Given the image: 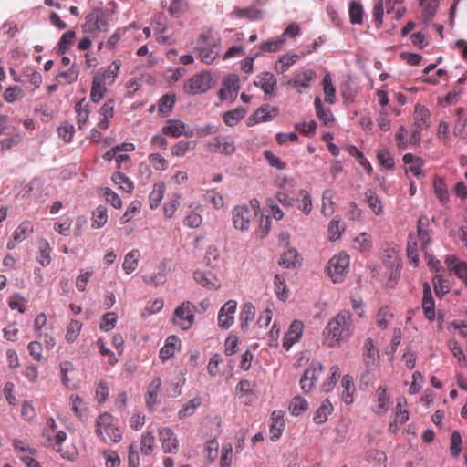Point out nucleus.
<instances>
[{
    "instance_id": "nucleus-1",
    "label": "nucleus",
    "mask_w": 467,
    "mask_h": 467,
    "mask_svg": "<svg viewBox=\"0 0 467 467\" xmlns=\"http://www.w3.org/2000/svg\"><path fill=\"white\" fill-rule=\"evenodd\" d=\"M355 326L351 314L342 310L329 320L323 331V343L328 348L338 347L354 334Z\"/></svg>"
},
{
    "instance_id": "nucleus-2",
    "label": "nucleus",
    "mask_w": 467,
    "mask_h": 467,
    "mask_svg": "<svg viewBox=\"0 0 467 467\" xmlns=\"http://www.w3.org/2000/svg\"><path fill=\"white\" fill-rule=\"evenodd\" d=\"M96 434L104 443L119 442L122 439V432L118 426V420L111 414H100L95 422Z\"/></svg>"
},
{
    "instance_id": "nucleus-3",
    "label": "nucleus",
    "mask_w": 467,
    "mask_h": 467,
    "mask_svg": "<svg viewBox=\"0 0 467 467\" xmlns=\"http://www.w3.org/2000/svg\"><path fill=\"white\" fill-rule=\"evenodd\" d=\"M423 226V219L420 218L417 226V235L410 234L409 236L407 256L414 266L419 265L418 246L424 251L431 240L428 231Z\"/></svg>"
},
{
    "instance_id": "nucleus-4",
    "label": "nucleus",
    "mask_w": 467,
    "mask_h": 467,
    "mask_svg": "<svg viewBox=\"0 0 467 467\" xmlns=\"http://www.w3.org/2000/svg\"><path fill=\"white\" fill-rule=\"evenodd\" d=\"M82 28L85 33L88 34L107 32L109 29V18L106 12L100 8L94 9L86 16Z\"/></svg>"
},
{
    "instance_id": "nucleus-5",
    "label": "nucleus",
    "mask_w": 467,
    "mask_h": 467,
    "mask_svg": "<svg viewBox=\"0 0 467 467\" xmlns=\"http://www.w3.org/2000/svg\"><path fill=\"white\" fill-rule=\"evenodd\" d=\"M349 256L341 252L334 255L327 264V269L334 283L341 282L348 271Z\"/></svg>"
},
{
    "instance_id": "nucleus-6",
    "label": "nucleus",
    "mask_w": 467,
    "mask_h": 467,
    "mask_svg": "<svg viewBox=\"0 0 467 467\" xmlns=\"http://www.w3.org/2000/svg\"><path fill=\"white\" fill-rule=\"evenodd\" d=\"M256 218V212L245 205L235 206L232 210V221L234 227L241 232H247L251 223Z\"/></svg>"
},
{
    "instance_id": "nucleus-7",
    "label": "nucleus",
    "mask_w": 467,
    "mask_h": 467,
    "mask_svg": "<svg viewBox=\"0 0 467 467\" xmlns=\"http://www.w3.org/2000/svg\"><path fill=\"white\" fill-rule=\"evenodd\" d=\"M195 306L189 301L182 302L176 309L172 317L174 325L182 330L189 329L194 322Z\"/></svg>"
},
{
    "instance_id": "nucleus-8",
    "label": "nucleus",
    "mask_w": 467,
    "mask_h": 467,
    "mask_svg": "<svg viewBox=\"0 0 467 467\" xmlns=\"http://www.w3.org/2000/svg\"><path fill=\"white\" fill-rule=\"evenodd\" d=\"M45 444L60 451V446L67 439V433L64 431H57V423L53 418L47 420V427L43 431Z\"/></svg>"
},
{
    "instance_id": "nucleus-9",
    "label": "nucleus",
    "mask_w": 467,
    "mask_h": 467,
    "mask_svg": "<svg viewBox=\"0 0 467 467\" xmlns=\"http://www.w3.org/2000/svg\"><path fill=\"white\" fill-rule=\"evenodd\" d=\"M211 87V77L208 73L202 72L193 75L184 85L187 94L196 95L204 93Z\"/></svg>"
},
{
    "instance_id": "nucleus-10",
    "label": "nucleus",
    "mask_w": 467,
    "mask_h": 467,
    "mask_svg": "<svg viewBox=\"0 0 467 467\" xmlns=\"http://www.w3.org/2000/svg\"><path fill=\"white\" fill-rule=\"evenodd\" d=\"M207 150L213 153L232 155L235 151V142L230 136H216L208 142Z\"/></svg>"
},
{
    "instance_id": "nucleus-11",
    "label": "nucleus",
    "mask_w": 467,
    "mask_h": 467,
    "mask_svg": "<svg viewBox=\"0 0 467 467\" xmlns=\"http://www.w3.org/2000/svg\"><path fill=\"white\" fill-rule=\"evenodd\" d=\"M323 370L324 368L319 362H312L301 377V389L306 393L310 392L316 387L317 381Z\"/></svg>"
},
{
    "instance_id": "nucleus-12",
    "label": "nucleus",
    "mask_w": 467,
    "mask_h": 467,
    "mask_svg": "<svg viewBox=\"0 0 467 467\" xmlns=\"http://www.w3.org/2000/svg\"><path fill=\"white\" fill-rule=\"evenodd\" d=\"M237 303L234 300L227 301L219 310L218 325L223 329H228L234 321Z\"/></svg>"
},
{
    "instance_id": "nucleus-13",
    "label": "nucleus",
    "mask_w": 467,
    "mask_h": 467,
    "mask_svg": "<svg viewBox=\"0 0 467 467\" xmlns=\"http://www.w3.org/2000/svg\"><path fill=\"white\" fill-rule=\"evenodd\" d=\"M316 78V73L312 69H303L296 71L294 78L288 80L287 85L293 86L298 92L308 88L311 82Z\"/></svg>"
},
{
    "instance_id": "nucleus-14",
    "label": "nucleus",
    "mask_w": 467,
    "mask_h": 467,
    "mask_svg": "<svg viewBox=\"0 0 467 467\" xmlns=\"http://www.w3.org/2000/svg\"><path fill=\"white\" fill-rule=\"evenodd\" d=\"M406 400L400 398L397 400L395 407V415L393 420L389 423V431L392 433H396L400 426L403 425L409 420V410L405 409Z\"/></svg>"
},
{
    "instance_id": "nucleus-15",
    "label": "nucleus",
    "mask_w": 467,
    "mask_h": 467,
    "mask_svg": "<svg viewBox=\"0 0 467 467\" xmlns=\"http://www.w3.org/2000/svg\"><path fill=\"white\" fill-rule=\"evenodd\" d=\"M159 438L165 453H175L179 450V441L172 430L162 427L159 430Z\"/></svg>"
},
{
    "instance_id": "nucleus-16",
    "label": "nucleus",
    "mask_w": 467,
    "mask_h": 467,
    "mask_svg": "<svg viewBox=\"0 0 467 467\" xmlns=\"http://www.w3.org/2000/svg\"><path fill=\"white\" fill-rule=\"evenodd\" d=\"M99 119L98 121V128L101 130H108L109 128L110 119L115 114V100L113 99H108L98 111Z\"/></svg>"
},
{
    "instance_id": "nucleus-17",
    "label": "nucleus",
    "mask_w": 467,
    "mask_h": 467,
    "mask_svg": "<svg viewBox=\"0 0 467 467\" xmlns=\"http://www.w3.org/2000/svg\"><path fill=\"white\" fill-rule=\"evenodd\" d=\"M240 88L239 78L235 75L229 76L223 82V87L219 91L221 100L234 99Z\"/></svg>"
},
{
    "instance_id": "nucleus-18",
    "label": "nucleus",
    "mask_w": 467,
    "mask_h": 467,
    "mask_svg": "<svg viewBox=\"0 0 467 467\" xmlns=\"http://www.w3.org/2000/svg\"><path fill=\"white\" fill-rule=\"evenodd\" d=\"M34 231L33 224L30 222L21 223L14 231L12 239L7 243L6 247L9 250L14 249L17 243L26 240Z\"/></svg>"
},
{
    "instance_id": "nucleus-19",
    "label": "nucleus",
    "mask_w": 467,
    "mask_h": 467,
    "mask_svg": "<svg viewBox=\"0 0 467 467\" xmlns=\"http://www.w3.org/2000/svg\"><path fill=\"white\" fill-rule=\"evenodd\" d=\"M285 429L284 413L281 410H275L271 414L269 432L273 441L279 440Z\"/></svg>"
},
{
    "instance_id": "nucleus-20",
    "label": "nucleus",
    "mask_w": 467,
    "mask_h": 467,
    "mask_svg": "<svg viewBox=\"0 0 467 467\" xmlns=\"http://www.w3.org/2000/svg\"><path fill=\"white\" fill-rule=\"evenodd\" d=\"M276 84V78L271 72H263L254 80V85L261 88L265 95L275 94Z\"/></svg>"
},
{
    "instance_id": "nucleus-21",
    "label": "nucleus",
    "mask_w": 467,
    "mask_h": 467,
    "mask_svg": "<svg viewBox=\"0 0 467 467\" xmlns=\"http://www.w3.org/2000/svg\"><path fill=\"white\" fill-rule=\"evenodd\" d=\"M193 278L196 283L208 290H218L221 287V281L210 272L195 271Z\"/></svg>"
},
{
    "instance_id": "nucleus-22",
    "label": "nucleus",
    "mask_w": 467,
    "mask_h": 467,
    "mask_svg": "<svg viewBox=\"0 0 467 467\" xmlns=\"http://www.w3.org/2000/svg\"><path fill=\"white\" fill-rule=\"evenodd\" d=\"M389 409V396L386 388H378L375 393L374 403L371 407L375 414L382 415Z\"/></svg>"
},
{
    "instance_id": "nucleus-23",
    "label": "nucleus",
    "mask_w": 467,
    "mask_h": 467,
    "mask_svg": "<svg viewBox=\"0 0 467 467\" xmlns=\"http://www.w3.org/2000/svg\"><path fill=\"white\" fill-rule=\"evenodd\" d=\"M161 132L166 136L172 138H179L182 135L192 136V133L186 131V125L179 119H168L165 125L161 128Z\"/></svg>"
},
{
    "instance_id": "nucleus-24",
    "label": "nucleus",
    "mask_w": 467,
    "mask_h": 467,
    "mask_svg": "<svg viewBox=\"0 0 467 467\" xmlns=\"http://www.w3.org/2000/svg\"><path fill=\"white\" fill-rule=\"evenodd\" d=\"M161 380L160 377H156L147 387L145 400L147 406L153 410L160 403V390Z\"/></svg>"
},
{
    "instance_id": "nucleus-25",
    "label": "nucleus",
    "mask_w": 467,
    "mask_h": 467,
    "mask_svg": "<svg viewBox=\"0 0 467 467\" xmlns=\"http://www.w3.org/2000/svg\"><path fill=\"white\" fill-rule=\"evenodd\" d=\"M303 328L304 325L301 321L295 320L292 322L288 331L284 337L283 346L285 349H289L293 344L301 338Z\"/></svg>"
},
{
    "instance_id": "nucleus-26",
    "label": "nucleus",
    "mask_w": 467,
    "mask_h": 467,
    "mask_svg": "<svg viewBox=\"0 0 467 467\" xmlns=\"http://www.w3.org/2000/svg\"><path fill=\"white\" fill-rule=\"evenodd\" d=\"M230 16L236 18H245L249 21H256L263 17V11L258 9L254 4L244 8L235 7Z\"/></svg>"
},
{
    "instance_id": "nucleus-27",
    "label": "nucleus",
    "mask_w": 467,
    "mask_h": 467,
    "mask_svg": "<svg viewBox=\"0 0 467 467\" xmlns=\"http://www.w3.org/2000/svg\"><path fill=\"white\" fill-rule=\"evenodd\" d=\"M445 263L447 264L449 269L458 276L464 283L465 286H467V264L465 262H461L457 259V257L453 255H450L446 258Z\"/></svg>"
},
{
    "instance_id": "nucleus-28",
    "label": "nucleus",
    "mask_w": 467,
    "mask_h": 467,
    "mask_svg": "<svg viewBox=\"0 0 467 467\" xmlns=\"http://www.w3.org/2000/svg\"><path fill=\"white\" fill-rule=\"evenodd\" d=\"M422 309L426 318L432 321L435 317V307L431 287L428 283L423 285Z\"/></svg>"
},
{
    "instance_id": "nucleus-29",
    "label": "nucleus",
    "mask_w": 467,
    "mask_h": 467,
    "mask_svg": "<svg viewBox=\"0 0 467 467\" xmlns=\"http://www.w3.org/2000/svg\"><path fill=\"white\" fill-rule=\"evenodd\" d=\"M120 67V61L115 60L108 67L101 68L95 74L100 77L103 81H106L107 83L112 85L119 74Z\"/></svg>"
},
{
    "instance_id": "nucleus-30",
    "label": "nucleus",
    "mask_w": 467,
    "mask_h": 467,
    "mask_svg": "<svg viewBox=\"0 0 467 467\" xmlns=\"http://www.w3.org/2000/svg\"><path fill=\"white\" fill-rule=\"evenodd\" d=\"M456 121L453 125V134L455 137L463 139L467 136V115L463 108H458L455 110Z\"/></svg>"
},
{
    "instance_id": "nucleus-31",
    "label": "nucleus",
    "mask_w": 467,
    "mask_h": 467,
    "mask_svg": "<svg viewBox=\"0 0 467 467\" xmlns=\"http://www.w3.org/2000/svg\"><path fill=\"white\" fill-rule=\"evenodd\" d=\"M181 341L176 336H170L165 341V345L160 350V358L163 361L174 356L175 352L179 350Z\"/></svg>"
},
{
    "instance_id": "nucleus-32",
    "label": "nucleus",
    "mask_w": 467,
    "mask_h": 467,
    "mask_svg": "<svg viewBox=\"0 0 467 467\" xmlns=\"http://www.w3.org/2000/svg\"><path fill=\"white\" fill-rule=\"evenodd\" d=\"M421 8V16L424 23H429L433 19L440 5V0H418Z\"/></svg>"
},
{
    "instance_id": "nucleus-33",
    "label": "nucleus",
    "mask_w": 467,
    "mask_h": 467,
    "mask_svg": "<svg viewBox=\"0 0 467 467\" xmlns=\"http://www.w3.org/2000/svg\"><path fill=\"white\" fill-rule=\"evenodd\" d=\"M430 118L431 113L425 106L419 103L415 105L413 114L414 126L427 129L430 126Z\"/></svg>"
},
{
    "instance_id": "nucleus-34",
    "label": "nucleus",
    "mask_w": 467,
    "mask_h": 467,
    "mask_svg": "<svg viewBox=\"0 0 467 467\" xmlns=\"http://www.w3.org/2000/svg\"><path fill=\"white\" fill-rule=\"evenodd\" d=\"M403 161L405 164L410 165L409 171L417 178L424 176V172L422 171L423 161L421 158L416 157L411 153H406L403 156Z\"/></svg>"
},
{
    "instance_id": "nucleus-35",
    "label": "nucleus",
    "mask_w": 467,
    "mask_h": 467,
    "mask_svg": "<svg viewBox=\"0 0 467 467\" xmlns=\"http://www.w3.org/2000/svg\"><path fill=\"white\" fill-rule=\"evenodd\" d=\"M143 281L154 285L164 284L166 281V264L163 262L161 263L158 266V272L144 275Z\"/></svg>"
},
{
    "instance_id": "nucleus-36",
    "label": "nucleus",
    "mask_w": 467,
    "mask_h": 467,
    "mask_svg": "<svg viewBox=\"0 0 467 467\" xmlns=\"http://www.w3.org/2000/svg\"><path fill=\"white\" fill-rule=\"evenodd\" d=\"M300 58L298 54H286L278 58V60L275 63L274 69L277 73H285L288 70L290 67L296 63V61Z\"/></svg>"
},
{
    "instance_id": "nucleus-37",
    "label": "nucleus",
    "mask_w": 467,
    "mask_h": 467,
    "mask_svg": "<svg viewBox=\"0 0 467 467\" xmlns=\"http://www.w3.org/2000/svg\"><path fill=\"white\" fill-rule=\"evenodd\" d=\"M364 360L368 366H373L377 363L379 358V350L371 338H368L364 343Z\"/></svg>"
},
{
    "instance_id": "nucleus-38",
    "label": "nucleus",
    "mask_w": 467,
    "mask_h": 467,
    "mask_svg": "<svg viewBox=\"0 0 467 467\" xmlns=\"http://www.w3.org/2000/svg\"><path fill=\"white\" fill-rule=\"evenodd\" d=\"M197 49L200 59L208 65L212 64L219 55V47L215 43L208 47L199 46Z\"/></svg>"
},
{
    "instance_id": "nucleus-39",
    "label": "nucleus",
    "mask_w": 467,
    "mask_h": 467,
    "mask_svg": "<svg viewBox=\"0 0 467 467\" xmlns=\"http://www.w3.org/2000/svg\"><path fill=\"white\" fill-rule=\"evenodd\" d=\"M175 102V94L168 93L161 96L157 104L159 113L162 116L169 115L171 112Z\"/></svg>"
},
{
    "instance_id": "nucleus-40",
    "label": "nucleus",
    "mask_w": 467,
    "mask_h": 467,
    "mask_svg": "<svg viewBox=\"0 0 467 467\" xmlns=\"http://www.w3.org/2000/svg\"><path fill=\"white\" fill-rule=\"evenodd\" d=\"M315 109L317 118L325 124V125H330L334 122V116L332 114V111L329 108H325L322 105L320 98L317 97L315 99Z\"/></svg>"
},
{
    "instance_id": "nucleus-41",
    "label": "nucleus",
    "mask_w": 467,
    "mask_h": 467,
    "mask_svg": "<svg viewBox=\"0 0 467 467\" xmlns=\"http://www.w3.org/2000/svg\"><path fill=\"white\" fill-rule=\"evenodd\" d=\"M341 386L343 389L342 393H341L343 401L346 404L352 403L353 402V394L355 392V385H354V380H353L352 377L349 375H345L342 378Z\"/></svg>"
},
{
    "instance_id": "nucleus-42",
    "label": "nucleus",
    "mask_w": 467,
    "mask_h": 467,
    "mask_svg": "<svg viewBox=\"0 0 467 467\" xmlns=\"http://www.w3.org/2000/svg\"><path fill=\"white\" fill-rule=\"evenodd\" d=\"M255 308L252 303H245L240 314L241 329L246 331L249 328V323L254 320Z\"/></svg>"
},
{
    "instance_id": "nucleus-43",
    "label": "nucleus",
    "mask_w": 467,
    "mask_h": 467,
    "mask_svg": "<svg viewBox=\"0 0 467 467\" xmlns=\"http://www.w3.org/2000/svg\"><path fill=\"white\" fill-rule=\"evenodd\" d=\"M140 257V253L138 249H133L125 255L122 267L126 274H130L136 270L139 265Z\"/></svg>"
},
{
    "instance_id": "nucleus-44",
    "label": "nucleus",
    "mask_w": 467,
    "mask_h": 467,
    "mask_svg": "<svg viewBox=\"0 0 467 467\" xmlns=\"http://www.w3.org/2000/svg\"><path fill=\"white\" fill-rule=\"evenodd\" d=\"M50 252L51 247L49 243L46 239L39 240L36 261L43 266L48 265L51 262Z\"/></svg>"
},
{
    "instance_id": "nucleus-45",
    "label": "nucleus",
    "mask_w": 467,
    "mask_h": 467,
    "mask_svg": "<svg viewBox=\"0 0 467 467\" xmlns=\"http://www.w3.org/2000/svg\"><path fill=\"white\" fill-rule=\"evenodd\" d=\"M92 228L99 229L102 228L108 222V210L103 205H99L92 212Z\"/></svg>"
},
{
    "instance_id": "nucleus-46",
    "label": "nucleus",
    "mask_w": 467,
    "mask_h": 467,
    "mask_svg": "<svg viewBox=\"0 0 467 467\" xmlns=\"http://www.w3.org/2000/svg\"><path fill=\"white\" fill-rule=\"evenodd\" d=\"M334 196L335 192L330 189H327L323 192L321 213L327 217L331 216L334 213Z\"/></svg>"
},
{
    "instance_id": "nucleus-47",
    "label": "nucleus",
    "mask_w": 467,
    "mask_h": 467,
    "mask_svg": "<svg viewBox=\"0 0 467 467\" xmlns=\"http://www.w3.org/2000/svg\"><path fill=\"white\" fill-rule=\"evenodd\" d=\"M245 116V110L243 108H237L234 110H229L223 113V122L229 126L234 127L237 125Z\"/></svg>"
},
{
    "instance_id": "nucleus-48",
    "label": "nucleus",
    "mask_w": 467,
    "mask_h": 467,
    "mask_svg": "<svg viewBox=\"0 0 467 467\" xmlns=\"http://www.w3.org/2000/svg\"><path fill=\"white\" fill-rule=\"evenodd\" d=\"M333 410V406L329 400H324L319 408L316 410L313 420L317 424H322L327 421L328 415L331 414Z\"/></svg>"
},
{
    "instance_id": "nucleus-49",
    "label": "nucleus",
    "mask_w": 467,
    "mask_h": 467,
    "mask_svg": "<svg viewBox=\"0 0 467 467\" xmlns=\"http://www.w3.org/2000/svg\"><path fill=\"white\" fill-rule=\"evenodd\" d=\"M202 405V399L195 397L186 402L178 412V416L181 420L186 419L194 414L197 408Z\"/></svg>"
},
{
    "instance_id": "nucleus-50",
    "label": "nucleus",
    "mask_w": 467,
    "mask_h": 467,
    "mask_svg": "<svg viewBox=\"0 0 467 467\" xmlns=\"http://www.w3.org/2000/svg\"><path fill=\"white\" fill-rule=\"evenodd\" d=\"M365 198L368 207L374 214L380 215L383 213L382 202L373 191H367L365 192Z\"/></svg>"
},
{
    "instance_id": "nucleus-51",
    "label": "nucleus",
    "mask_w": 467,
    "mask_h": 467,
    "mask_svg": "<svg viewBox=\"0 0 467 467\" xmlns=\"http://www.w3.org/2000/svg\"><path fill=\"white\" fill-rule=\"evenodd\" d=\"M275 292L276 296L282 300L285 301L288 298L289 291L287 289V285L285 283V276L282 275H275L274 280Z\"/></svg>"
},
{
    "instance_id": "nucleus-52",
    "label": "nucleus",
    "mask_w": 467,
    "mask_h": 467,
    "mask_svg": "<svg viewBox=\"0 0 467 467\" xmlns=\"http://www.w3.org/2000/svg\"><path fill=\"white\" fill-rule=\"evenodd\" d=\"M308 409V402L300 396H295L290 403L288 410L294 416H299Z\"/></svg>"
},
{
    "instance_id": "nucleus-53",
    "label": "nucleus",
    "mask_w": 467,
    "mask_h": 467,
    "mask_svg": "<svg viewBox=\"0 0 467 467\" xmlns=\"http://www.w3.org/2000/svg\"><path fill=\"white\" fill-rule=\"evenodd\" d=\"M285 43L284 36H280L277 38L269 39L260 44L259 48L262 52L275 53L282 49Z\"/></svg>"
},
{
    "instance_id": "nucleus-54",
    "label": "nucleus",
    "mask_w": 467,
    "mask_h": 467,
    "mask_svg": "<svg viewBox=\"0 0 467 467\" xmlns=\"http://www.w3.org/2000/svg\"><path fill=\"white\" fill-rule=\"evenodd\" d=\"M434 193L442 203L449 200V192L444 180L441 177H436L433 182Z\"/></svg>"
},
{
    "instance_id": "nucleus-55",
    "label": "nucleus",
    "mask_w": 467,
    "mask_h": 467,
    "mask_svg": "<svg viewBox=\"0 0 467 467\" xmlns=\"http://www.w3.org/2000/svg\"><path fill=\"white\" fill-rule=\"evenodd\" d=\"M83 324L76 319H71L67 327L65 338L67 342L73 343L78 337Z\"/></svg>"
},
{
    "instance_id": "nucleus-56",
    "label": "nucleus",
    "mask_w": 467,
    "mask_h": 467,
    "mask_svg": "<svg viewBox=\"0 0 467 467\" xmlns=\"http://www.w3.org/2000/svg\"><path fill=\"white\" fill-rule=\"evenodd\" d=\"M364 10L362 5L353 1L349 5V18L352 24L361 25L363 23Z\"/></svg>"
},
{
    "instance_id": "nucleus-57",
    "label": "nucleus",
    "mask_w": 467,
    "mask_h": 467,
    "mask_svg": "<svg viewBox=\"0 0 467 467\" xmlns=\"http://www.w3.org/2000/svg\"><path fill=\"white\" fill-rule=\"evenodd\" d=\"M112 182L126 192H131L133 190V182L120 171L113 173Z\"/></svg>"
},
{
    "instance_id": "nucleus-58",
    "label": "nucleus",
    "mask_w": 467,
    "mask_h": 467,
    "mask_svg": "<svg viewBox=\"0 0 467 467\" xmlns=\"http://www.w3.org/2000/svg\"><path fill=\"white\" fill-rule=\"evenodd\" d=\"M392 318V314L389 312V308L387 306H381L376 315V325L380 329H386L389 325V319Z\"/></svg>"
},
{
    "instance_id": "nucleus-59",
    "label": "nucleus",
    "mask_w": 467,
    "mask_h": 467,
    "mask_svg": "<svg viewBox=\"0 0 467 467\" xmlns=\"http://www.w3.org/2000/svg\"><path fill=\"white\" fill-rule=\"evenodd\" d=\"M76 38V33L73 30H69L64 33L57 44L58 52L61 54L66 53L73 45V42Z\"/></svg>"
},
{
    "instance_id": "nucleus-60",
    "label": "nucleus",
    "mask_w": 467,
    "mask_h": 467,
    "mask_svg": "<svg viewBox=\"0 0 467 467\" xmlns=\"http://www.w3.org/2000/svg\"><path fill=\"white\" fill-rule=\"evenodd\" d=\"M199 206L194 210L190 211L183 218V224L189 228H198L202 223V215L196 211Z\"/></svg>"
},
{
    "instance_id": "nucleus-61",
    "label": "nucleus",
    "mask_w": 467,
    "mask_h": 467,
    "mask_svg": "<svg viewBox=\"0 0 467 467\" xmlns=\"http://www.w3.org/2000/svg\"><path fill=\"white\" fill-rule=\"evenodd\" d=\"M344 224L341 223L339 219H333L328 225V238L330 241L335 242L341 237L344 232Z\"/></svg>"
},
{
    "instance_id": "nucleus-62",
    "label": "nucleus",
    "mask_w": 467,
    "mask_h": 467,
    "mask_svg": "<svg viewBox=\"0 0 467 467\" xmlns=\"http://www.w3.org/2000/svg\"><path fill=\"white\" fill-rule=\"evenodd\" d=\"M299 197L301 199L298 200L297 208L306 215H308L312 211V199L310 194L306 190H301L299 192Z\"/></svg>"
},
{
    "instance_id": "nucleus-63",
    "label": "nucleus",
    "mask_w": 467,
    "mask_h": 467,
    "mask_svg": "<svg viewBox=\"0 0 467 467\" xmlns=\"http://www.w3.org/2000/svg\"><path fill=\"white\" fill-rule=\"evenodd\" d=\"M76 113H77V123L78 129H83L88 123L89 117V109L88 105H83L82 102H79L76 105Z\"/></svg>"
},
{
    "instance_id": "nucleus-64",
    "label": "nucleus",
    "mask_w": 467,
    "mask_h": 467,
    "mask_svg": "<svg viewBox=\"0 0 467 467\" xmlns=\"http://www.w3.org/2000/svg\"><path fill=\"white\" fill-rule=\"evenodd\" d=\"M298 259V253L295 249H289L286 252H285L279 260V265L286 267L291 268L295 267Z\"/></svg>"
}]
</instances>
